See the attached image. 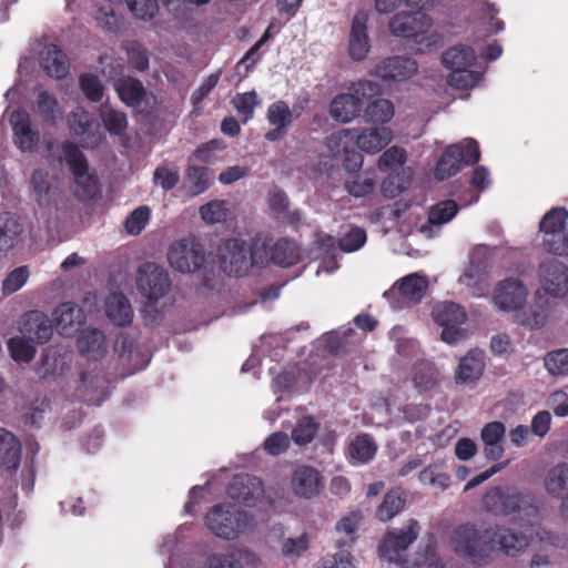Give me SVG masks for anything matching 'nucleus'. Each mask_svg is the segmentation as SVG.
Returning a JSON list of instances; mask_svg holds the SVG:
<instances>
[{
	"label": "nucleus",
	"mask_w": 568,
	"mask_h": 568,
	"mask_svg": "<svg viewBox=\"0 0 568 568\" xmlns=\"http://www.w3.org/2000/svg\"><path fill=\"white\" fill-rule=\"evenodd\" d=\"M125 49L129 63L133 69L143 72L149 68L148 52L140 43L131 42Z\"/></svg>",
	"instance_id": "obj_60"
},
{
	"label": "nucleus",
	"mask_w": 568,
	"mask_h": 568,
	"mask_svg": "<svg viewBox=\"0 0 568 568\" xmlns=\"http://www.w3.org/2000/svg\"><path fill=\"white\" fill-rule=\"evenodd\" d=\"M37 112L43 123L54 126L58 119L61 116L59 102L54 95L48 91H41L36 100Z\"/></svg>",
	"instance_id": "obj_38"
},
{
	"label": "nucleus",
	"mask_w": 568,
	"mask_h": 568,
	"mask_svg": "<svg viewBox=\"0 0 568 568\" xmlns=\"http://www.w3.org/2000/svg\"><path fill=\"white\" fill-rule=\"evenodd\" d=\"M568 221V211L565 207H552L548 211L539 223V230L544 237H550L556 233L566 231Z\"/></svg>",
	"instance_id": "obj_39"
},
{
	"label": "nucleus",
	"mask_w": 568,
	"mask_h": 568,
	"mask_svg": "<svg viewBox=\"0 0 568 568\" xmlns=\"http://www.w3.org/2000/svg\"><path fill=\"white\" fill-rule=\"evenodd\" d=\"M291 485L296 496L311 499L323 488V478L317 469L303 465L294 470Z\"/></svg>",
	"instance_id": "obj_19"
},
{
	"label": "nucleus",
	"mask_w": 568,
	"mask_h": 568,
	"mask_svg": "<svg viewBox=\"0 0 568 568\" xmlns=\"http://www.w3.org/2000/svg\"><path fill=\"white\" fill-rule=\"evenodd\" d=\"M452 547L454 551L477 564L489 557L494 549H498L507 556H516L529 545L525 534L514 532L505 527L478 531L474 525L465 524L458 526L452 535Z\"/></svg>",
	"instance_id": "obj_1"
},
{
	"label": "nucleus",
	"mask_w": 568,
	"mask_h": 568,
	"mask_svg": "<svg viewBox=\"0 0 568 568\" xmlns=\"http://www.w3.org/2000/svg\"><path fill=\"white\" fill-rule=\"evenodd\" d=\"M211 172L206 166L190 165L185 173V182L193 195L203 193L210 186Z\"/></svg>",
	"instance_id": "obj_41"
},
{
	"label": "nucleus",
	"mask_w": 568,
	"mask_h": 568,
	"mask_svg": "<svg viewBox=\"0 0 568 568\" xmlns=\"http://www.w3.org/2000/svg\"><path fill=\"white\" fill-rule=\"evenodd\" d=\"M485 368V354L483 351H469L460 361L456 371V382L473 383L483 375Z\"/></svg>",
	"instance_id": "obj_24"
},
{
	"label": "nucleus",
	"mask_w": 568,
	"mask_h": 568,
	"mask_svg": "<svg viewBox=\"0 0 568 568\" xmlns=\"http://www.w3.org/2000/svg\"><path fill=\"white\" fill-rule=\"evenodd\" d=\"M480 160L479 144L475 139L448 145L436 163L434 175L438 181H445L456 175L463 166L476 164Z\"/></svg>",
	"instance_id": "obj_5"
},
{
	"label": "nucleus",
	"mask_w": 568,
	"mask_h": 568,
	"mask_svg": "<svg viewBox=\"0 0 568 568\" xmlns=\"http://www.w3.org/2000/svg\"><path fill=\"white\" fill-rule=\"evenodd\" d=\"M551 313L548 301L540 298L517 314V322L529 329H539L546 325Z\"/></svg>",
	"instance_id": "obj_29"
},
{
	"label": "nucleus",
	"mask_w": 568,
	"mask_h": 568,
	"mask_svg": "<svg viewBox=\"0 0 568 568\" xmlns=\"http://www.w3.org/2000/svg\"><path fill=\"white\" fill-rule=\"evenodd\" d=\"M347 452L353 465H363L375 457L377 445L369 434L364 433L351 440Z\"/></svg>",
	"instance_id": "obj_31"
},
{
	"label": "nucleus",
	"mask_w": 568,
	"mask_h": 568,
	"mask_svg": "<svg viewBox=\"0 0 568 568\" xmlns=\"http://www.w3.org/2000/svg\"><path fill=\"white\" fill-rule=\"evenodd\" d=\"M545 367L551 375L568 374V349L552 351L545 356Z\"/></svg>",
	"instance_id": "obj_51"
},
{
	"label": "nucleus",
	"mask_w": 568,
	"mask_h": 568,
	"mask_svg": "<svg viewBox=\"0 0 568 568\" xmlns=\"http://www.w3.org/2000/svg\"><path fill=\"white\" fill-rule=\"evenodd\" d=\"M180 181L178 168L174 165H160L153 173V182L164 191L173 190Z\"/></svg>",
	"instance_id": "obj_50"
},
{
	"label": "nucleus",
	"mask_w": 568,
	"mask_h": 568,
	"mask_svg": "<svg viewBox=\"0 0 568 568\" xmlns=\"http://www.w3.org/2000/svg\"><path fill=\"white\" fill-rule=\"evenodd\" d=\"M77 347L81 355L97 361L105 353V336L98 328H85L78 336Z\"/></svg>",
	"instance_id": "obj_26"
},
{
	"label": "nucleus",
	"mask_w": 568,
	"mask_h": 568,
	"mask_svg": "<svg viewBox=\"0 0 568 568\" xmlns=\"http://www.w3.org/2000/svg\"><path fill=\"white\" fill-rule=\"evenodd\" d=\"M504 488L501 487H493L486 491L483 497V506L484 508L494 515H503L505 514V508L503 507L504 500Z\"/></svg>",
	"instance_id": "obj_61"
},
{
	"label": "nucleus",
	"mask_w": 568,
	"mask_h": 568,
	"mask_svg": "<svg viewBox=\"0 0 568 568\" xmlns=\"http://www.w3.org/2000/svg\"><path fill=\"white\" fill-rule=\"evenodd\" d=\"M138 273V288L149 303L156 302L169 292L171 282L163 267L145 264L139 268Z\"/></svg>",
	"instance_id": "obj_13"
},
{
	"label": "nucleus",
	"mask_w": 568,
	"mask_h": 568,
	"mask_svg": "<svg viewBox=\"0 0 568 568\" xmlns=\"http://www.w3.org/2000/svg\"><path fill=\"white\" fill-rule=\"evenodd\" d=\"M267 121L274 126H282L288 130L293 122L290 106L284 101L272 103L267 109Z\"/></svg>",
	"instance_id": "obj_46"
},
{
	"label": "nucleus",
	"mask_w": 568,
	"mask_h": 568,
	"mask_svg": "<svg viewBox=\"0 0 568 568\" xmlns=\"http://www.w3.org/2000/svg\"><path fill=\"white\" fill-rule=\"evenodd\" d=\"M413 384L419 393L430 392L438 385V372L432 366L419 367L414 373Z\"/></svg>",
	"instance_id": "obj_45"
},
{
	"label": "nucleus",
	"mask_w": 568,
	"mask_h": 568,
	"mask_svg": "<svg viewBox=\"0 0 568 568\" xmlns=\"http://www.w3.org/2000/svg\"><path fill=\"white\" fill-rule=\"evenodd\" d=\"M545 487L554 497L564 499V511L568 509V464H559L552 467L545 479Z\"/></svg>",
	"instance_id": "obj_28"
},
{
	"label": "nucleus",
	"mask_w": 568,
	"mask_h": 568,
	"mask_svg": "<svg viewBox=\"0 0 568 568\" xmlns=\"http://www.w3.org/2000/svg\"><path fill=\"white\" fill-rule=\"evenodd\" d=\"M428 288V280L418 273L408 274L384 292V297L393 308L400 310L417 304Z\"/></svg>",
	"instance_id": "obj_9"
},
{
	"label": "nucleus",
	"mask_w": 568,
	"mask_h": 568,
	"mask_svg": "<svg viewBox=\"0 0 568 568\" xmlns=\"http://www.w3.org/2000/svg\"><path fill=\"white\" fill-rule=\"evenodd\" d=\"M20 332L32 343L44 344L51 338L53 329L45 314L31 311L23 315Z\"/></svg>",
	"instance_id": "obj_20"
},
{
	"label": "nucleus",
	"mask_w": 568,
	"mask_h": 568,
	"mask_svg": "<svg viewBox=\"0 0 568 568\" xmlns=\"http://www.w3.org/2000/svg\"><path fill=\"white\" fill-rule=\"evenodd\" d=\"M14 145L21 152H33L40 143V132L32 128L30 114L22 108L12 111L9 116Z\"/></svg>",
	"instance_id": "obj_14"
},
{
	"label": "nucleus",
	"mask_w": 568,
	"mask_h": 568,
	"mask_svg": "<svg viewBox=\"0 0 568 568\" xmlns=\"http://www.w3.org/2000/svg\"><path fill=\"white\" fill-rule=\"evenodd\" d=\"M201 217L210 224L220 223L226 220L229 210L225 201L215 200L200 207Z\"/></svg>",
	"instance_id": "obj_53"
},
{
	"label": "nucleus",
	"mask_w": 568,
	"mask_h": 568,
	"mask_svg": "<svg viewBox=\"0 0 568 568\" xmlns=\"http://www.w3.org/2000/svg\"><path fill=\"white\" fill-rule=\"evenodd\" d=\"M405 503V494L400 488L390 489L376 510L377 518L382 521L393 519L404 508Z\"/></svg>",
	"instance_id": "obj_37"
},
{
	"label": "nucleus",
	"mask_w": 568,
	"mask_h": 568,
	"mask_svg": "<svg viewBox=\"0 0 568 568\" xmlns=\"http://www.w3.org/2000/svg\"><path fill=\"white\" fill-rule=\"evenodd\" d=\"M433 318L443 327L442 339L445 343L454 345L465 337V331L460 326L467 320V314L459 304L444 302L436 305L433 310Z\"/></svg>",
	"instance_id": "obj_10"
},
{
	"label": "nucleus",
	"mask_w": 568,
	"mask_h": 568,
	"mask_svg": "<svg viewBox=\"0 0 568 568\" xmlns=\"http://www.w3.org/2000/svg\"><path fill=\"white\" fill-rule=\"evenodd\" d=\"M80 88L88 100L99 102L103 98L104 88L100 79L92 73H84L79 79Z\"/></svg>",
	"instance_id": "obj_52"
},
{
	"label": "nucleus",
	"mask_w": 568,
	"mask_h": 568,
	"mask_svg": "<svg viewBox=\"0 0 568 568\" xmlns=\"http://www.w3.org/2000/svg\"><path fill=\"white\" fill-rule=\"evenodd\" d=\"M412 181V172L408 170L404 171L403 175L399 174L390 175L384 180L382 184V192L386 197H395L405 191Z\"/></svg>",
	"instance_id": "obj_48"
},
{
	"label": "nucleus",
	"mask_w": 568,
	"mask_h": 568,
	"mask_svg": "<svg viewBox=\"0 0 568 568\" xmlns=\"http://www.w3.org/2000/svg\"><path fill=\"white\" fill-rule=\"evenodd\" d=\"M59 334L70 336L84 323L85 315L81 307L72 302L61 303L53 313Z\"/></svg>",
	"instance_id": "obj_22"
},
{
	"label": "nucleus",
	"mask_w": 568,
	"mask_h": 568,
	"mask_svg": "<svg viewBox=\"0 0 568 568\" xmlns=\"http://www.w3.org/2000/svg\"><path fill=\"white\" fill-rule=\"evenodd\" d=\"M248 524L247 514L230 503L214 505L205 515L206 527L217 537L235 539Z\"/></svg>",
	"instance_id": "obj_6"
},
{
	"label": "nucleus",
	"mask_w": 568,
	"mask_h": 568,
	"mask_svg": "<svg viewBox=\"0 0 568 568\" xmlns=\"http://www.w3.org/2000/svg\"><path fill=\"white\" fill-rule=\"evenodd\" d=\"M105 313L109 320L118 326L131 324L133 311L129 300L121 293L111 294L105 302Z\"/></svg>",
	"instance_id": "obj_32"
},
{
	"label": "nucleus",
	"mask_w": 568,
	"mask_h": 568,
	"mask_svg": "<svg viewBox=\"0 0 568 568\" xmlns=\"http://www.w3.org/2000/svg\"><path fill=\"white\" fill-rule=\"evenodd\" d=\"M318 430V424L311 416L301 418L292 430V439L297 445L311 443Z\"/></svg>",
	"instance_id": "obj_44"
},
{
	"label": "nucleus",
	"mask_w": 568,
	"mask_h": 568,
	"mask_svg": "<svg viewBox=\"0 0 568 568\" xmlns=\"http://www.w3.org/2000/svg\"><path fill=\"white\" fill-rule=\"evenodd\" d=\"M381 93V85L371 80L353 82L347 93L334 97L329 113L333 119L346 123L359 115L365 101H369Z\"/></svg>",
	"instance_id": "obj_3"
},
{
	"label": "nucleus",
	"mask_w": 568,
	"mask_h": 568,
	"mask_svg": "<svg viewBox=\"0 0 568 568\" xmlns=\"http://www.w3.org/2000/svg\"><path fill=\"white\" fill-rule=\"evenodd\" d=\"M23 233V225L20 219L11 213L0 215V251H8L14 247Z\"/></svg>",
	"instance_id": "obj_33"
},
{
	"label": "nucleus",
	"mask_w": 568,
	"mask_h": 568,
	"mask_svg": "<svg viewBox=\"0 0 568 568\" xmlns=\"http://www.w3.org/2000/svg\"><path fill=\"white\" fill-rule=\"evenodd\" d=\"M61 152L65 164L74 178V195L80 201L95 199L100 193L99 178L94 173L89 172V163L83 152L75 143L70 141L61 143Z\"/></svg>",
	"instance_id": "obj_2"
},
{
	"label": "nucleus",
	"mask_w": 568,
	"mask_h": 568,
	"mask_svg": "<svg viewBox=\"0 0 568 568\" xmlns=\"http://www.w3.org/2000/svg\"><path fill=\"white\" fill-rule=\"evenodd\" d=\"M375 189V181L368 176L356 175L346 183L347 192L355 197H363L371 194Z\"/></svg>",
	"instance_id": "obj_63"
},
{
	"label": "nucleus",
	"mask_w": 568,
	"mask_h": 568,
	"mask_svg": "<svg viewBox=\"0 0 568 568\" xmlns=\"http://www.w3.org/2000/svg\"><path fill=\"white\" fill-rule=\"evenodd\" d=\"M203 568H243L234 554H213L207 557Z\"/></svg>",
	"instance_id": "obj_64"
},
{
	"label": "nucleus",
	"mask_w": 568,
	"mask_h": 568,
	"mask_svg": "<svg viewBox=\"0 0 568 568\" xmlns=\"http://www.w3.org/2000/svg\"><path fill=\"white\" fill-rule=\"evenodd\" d=\"M150 209L145 205L139 206L125 219L124 227L130 235H139L148 224Z\"/></svg>",
	"instance_id": "obj_56"
},
{
	"label": "nucleus",
	"mask_w": 568,
	"mask_h": 568,
	"mask_svg": "<svg viewBox=\"0 0 568 568\" xmlns=\"http://www.w3.org/2000/svg\"><path fill=\"white\" fill-rule=\"evenodd\" d=\"M0 454L1 466L8 471H17L21 460V444L11 432L4 428L0 429Z\"/></svg>",
	"instance_id": "obj_27"
},
{
	"label": "nucleus",
	"mask_w": 568,
	"mask_h": 568,
	"mask_svg": "<svg viewBox=\"0 0 568 568\" xmlns=\"http://www.w3.org/2000/svg\"><path fill=\"white\" fill-rule=\"evenodd\" d=\"M476 59L475 51L468 45H454L442 55L443 64L452 70L447 78L450 87L465 90L473 88L479 80V74L470 70Z\"/></svg>",
	"instance_id": "obj_4"
},
{
	"label": "nucleus",
	"mask_w": 568,
	"mask_h": 568,
	"mask_svg": "<svg viewBox=\"0 0 568 568\" xmlns=\"http://www.w3.org/2000/svg\"><path fill=\"white\" fill-rule=\"evenodd\" d=\"M300 258V247L294 241L280 239L270 248L268 260L278 266L288 267L295 265Z\"/></svg>",
	"instance_id": "obj_34"
},
{
	"label": "nucleus",
	"mask_w": 568,
	"mask_h": 568,
	"mask_svg": "<svg viewBox=\"0 0 568 568\" xmlns=\"http://www.w3.org/2000/svg\"><path fill=\"white\" fill-rule=\"evenodd\" d=\"M545 250L557 256H568V229L542 239Z\"/></svg>",
	"instance_id": "obj_58"
},
{
	"label": "nucleus",
	"mask_w": 568,
	"mask_h": 568,
	"mask_svg": "<svg viewBox=\"0 0 568 568\" xmlns=\"http://www.w3.org/2000/svg\"><path fill=\"white\" fill-rule=\"evenodd\" d=\"M227 496L245 506H255L264 496V486L260 478L250 474L233 476L226 488Z\"/></svg>",
	"instance_id": "obj_15"
},
{
	"label": "nucleus",
	"mask_w": 568,
	"mask_h": 568,
	"mask_svg": "<svg viewBox=\"0 0 568 568\" xmlns=\"http://www.w3.org/2000/svg\"><path fill=\"white\" fill-rule=\"evenodd\" d=\"M99 114L105 130L111 135L120 136L128 129V118L123 111L116 110L108 103L101 104Z\"/></svg>",
	"instance_id": "obj_36"
},
{
	"label": "nucleus",
	"mask_w": 568,
	"mask_h": 568,
	"mask_svg": "<svg viewBox=\"0 0 568 568\" xmlns=\"http://www.w3.org/2000/svg\"><path fill=\"white\" fill-rule=\"evenodd\" d=\"M170 265L181 273H193L205 262L203 245L194 239H182L173 243L168 252Z\"/></svg>",
	"instance_id": "obj_11"
},
{
	"label": "nucleus",
	"mask_w": 568,
	"mask_h": 568,
	"mask_svg": "<svg viewBox=\"0 0 568 568\" xmlns=\"http://www.w3.org/2000/svg\"><path fill=\"white\" fill-rule=\"evenodd\" d=\"M8 348L11 357L16 362L29 363L36 355V348L32 342L23 337H11L8 342Z\"/></svg>",
	"instance_id": "obj_43"
},
{
	"label": "nucleus",
	"mask_w": 568,
	"mask_h": 568,
	"mask_svg": "<svg viewBox=\"0 0 568 568\" xmlns=\"http://www.w3.org/2000/svg\"><path fill=\"white\" fill-rule=\"evenodd\" d=\"M417 71V62L409 57H390L381 61L375 69L377 77L383 80L403 81Z\"/></svg>",
	"instance_id": "obj_21"
},
{
	"label": "nucleus",
	"mask_w": 568,
	"mask_h": 568,
	"mask_svg": "<svg viewBox=\"0 0 568 568\" xmlns=\"http://www.w3.org/2000/svg\"><path fill=\"white\" fill-rule=\"evenodd\" d=\"M220 255L223 272L235 277L244 275L251 265H263L268 261L258 255L256 248L248 252L245 242L239 239L226 240Z\"/></svg>",
	"instance_id": "obj_7"
},
{
	"label": "nucleus",
	"mask_w": 568,
	"mask_h": 568,
	"mask_svg": "<svg viewBox=\"0 0 568 568\" xmlns=\"http://www.w3.org/2000/svg\"><path fill=\"white\" fill-rule=\"evenodd\" d=\"M68 128L74 136L89 135L94 125V119L85 109L78 106L67 116Z\"/></svg>",
	"instance_id": "obj_40"
},
{
	"label": "nucleus",
	"mask_w": 568,
	"mask_h": 568,
	"mask_svg": "<svg viewBox=\"0 0 568 568\" xmlns=\"http://www.w3.org/2000/svg\"><path fill=\"white\" fill-rule=\"evenodd\" d=\"M362 519V513L359 510L352 511L349 515L343 517L339 519L336 524V530L338 532H345L347 536H349V540H339L337 542L338 548H343L344 546L349 545L355 540L354 534L356 532L359 521Z\"/></svg>",
	"instance_id": "obj_55"
},
{
	"label": "nucleus",
	"mask_w": 568,
	"mask_h": 568,
	"mask_svg": "<svg viewBox=\"0 0 568 568\" xmlns=\"http://www.w3.org/2000/svg\"><path fill=\"white\" fill-rule=\"evenodd\" d=\"M407 159L405 149L400 146H390L379 156L377 166L381 171L386 172L402 166Z\"/></svg>",
	"instance_id": "obj_49"
},
{
	"label": "nucleus",
	"mask_w": 568,
	"mask_h": 568,
	"mask_svg": "<svg viewBox=\"0 0 568 568\" xmlns=\"http://www.w3.org/2000/svg\"><path fill=\"white\" fill-rule=\"evenodd\" d=\"M458 212V205L454 200H445L433 205L428 211V224L442 225L448 223Z\"/></svg>",
	"instance_id": "obj_42"
},
{
	"label": "nucleus",
	"mask_w": 568,
	"mask_h": 568,
	"mask_svg": "<svg viewBox=\"0 0 568 568\" xmlns=\"http://www.w3.org/2000/svg\"><path fill=\"white\" fill-rule=\"evenodd\" d=\"M94 20L103 30L116 33L121 30L122 21L111 6H101L94 11Z\"/></svg>",
	"instance_id": "obj_47"
},
{
	"label": "nucleus",
	"mask_w": 568,
	"mask_h": 568,
	"mask_svg": "<svg viewBox=\"0 0 568 568\" xmlns=\"http://www.w3.org/2000/svg\"><path fill=\"white\" fill-rule=\"evenodd\" d=\"M366 242V232L361 227H353L339 240V247L344 252H354Z\"/></svg>",
	"instance_id": "obj_62"
},
{
	"label": "nucleus",
	"mask_w": 568,
	"mask_h": 568,
	"mask_svg": "<svg viewBox=\"0 0 568 568\" xmlns=\"http://www.w3.org/2000/svg\"><path fill=\"white\" fill-rule=\"evenodd\" d=\"M540 283L545 292L555 297L568 294V266L555 258L545 261L539 266Z\"/></svg>",
	"instance_id": "obj_17"
},
{
	"label": "nucleus",
	"mask_w": 568,
	"mask_h": 568,
	"mask_svg": "<svg viewBox=\"0 0 568 568\" xmlns=\"http://www.w3.org/2000/svg\"><path fill=\"white\" fill-rule=\"evenodd\" d=\"M29 270L27 266H19L11 271L2 282L4 294H12L19 291L28 281Z\"/></svg>",
	"instance_id": "obj_59"
},
{
	"label": "nucleus",
	"mask_w": 568,
	"mask_h": 568,
	"mask_svg": "<svg viewBox=\"0 0 568 568\" xmlns=\"http://www.w3.org/2000/svg\"><path fill=\"white\" fill-rule=\"evenodd\" d=\"M341 143L347 141H355L356 145L364 152L378 153L382 151L393 139L390 129L369 128L363 131L358 129H344L337 132L335 136Z\"/></svg>",
	"instance_id": "obj_12"
},
{
	"label": "nucleus",
	"mask_w": 568,
	"mask_h": 568,
	"mask_svg": "<svg viewBox=\"0 0 568 568\" xmlns=\"http://www.w3.org/2000/svg\"><path fill=\"white\" fill-rule=\"evenodd\" d=\"M430 27L428 17L420 12H399L389 22V30L395 37L417 40Z\"/></svg>",
	"instance_id": "obj_18"
},
{
	"label": "nucleus",
	"mask_w": 568,
	"mask_h": 568,
	"mask_svg": "<svg viewBox=\"0 0 568 568\" xmlns=\"http://www.w3.org/2000/svg\"><path fill=\"white\" fill-rule=\"evenodd\" d=\"M41 67L52 78L62 79L69 72V61L64 52L55 44L48 45L42 53Z\"/></svg>",
	"instance_id": "obj_30"
},
{
	"label": "nucleus",
	"mask_w": 568,
	"mask_h": 568,
	"mask_svg": "<svg viewBox=\"0 0 568 568\" xmlns=\"http://www.w3.org/2000/svg\"><path fill=\"white\" fill-rule=\"evenodd\" d=\"M125 2L132 14L140 20H152L159 11L156 0H125Z\"/></svg>",
	"instance_id": "obj_54"
},
{
	"label": "nucleus",
	"mask_w": 568,
	"mask_h": 568,
	"mask_svg": "<svg viewBox=\"0 0 568 568\" xmlns=\"http://www.w3.org/2000/svg\"><path fill=\"white\" fill-rule=\"evenodd\" d=\"M367 16L358 12L354 16L349 33L348 51L353 60L362 61L369 52L367 36Z\"/></svg>",
	"instance_id": "obj_23"
},
{
	"label": "nucleus",
	"mask_w": 568,
	"mask_h": 568,
	"mask_svg": "<svg viewBox=\"0 0 568 568\" xmlns=\"http://www.w3.org/2000/svg\"><path fill=\"white\" fill-rule=\"evenodd\" d=\"M233 103L240 116L246 122L253 118L254 108L258 104L257 94L255 91L237 94L233 99Z\"/></svg>",
	"instance_id": "obj_57"
},
{
	"label": "nucleus",
	"mask_w": 568,
	"mask_h": 568,
	"mask_svg": "<svg viewBox=\"0 0 568 568\" xmlns=\"http://www.w3.org/2000/svg\"><path fill=\"white\" fill-rule=\"evenodd\" d=\"M381 94L382 92L369 101H365V103H367L364 110V119L366 122L384 124L394 116L393 103L387 99L381 98Z\"/></svg>",
	"instance_id": "obj_35"
},
{
	"label": "nucleus",
	"mask_w": 568,
	"mask_h": 568,
	"mask_svg": "<svg viewBox=\"0 0 568 568\" xmlns=\"http://www.w3.org/2000/svg\"><path fill=\"white\" fill-rule=\"evenodd\" d=\"M528 296V290L524 283L514 277L499 282L494 291L493 302L500 311H517L523 308Z\"/></svg>",
	"instance_id": "obj_16"
},
{
	"label": "nucleus",
	"mask_w": 568,
	"mask_h": 568,
	"mask_svg": "<svg viewBox=\"0 0 568 568\" xmlns=\"http://www.w3.org/2000/svg\"><path fill=\"white\" fill-rule=\"evenodd\" d=\"M419 525L415 519H409L402 529L387 530L378 547L379 557L403 566L406 564L403 552L417 539Z\"/></svg>",
	"instance_id": "obj_8"
},
{
	"label": "nucleus",
	"mask_w": 568,
	"mask_h": 568,
	"mask_svg": "<svg viewBox=\"0 0 568 568\" xmlns=\"http://www.w3.org/2000/svg\"><path fill=\"white\" fill-rule=\"evenodd\" d=\"M114 90L120 100L128 106L138 108L146 98L143 83L133 77H121L114 82Z\"/></svg>",
	"instance_id": "obj_25"
}]
</instances>
